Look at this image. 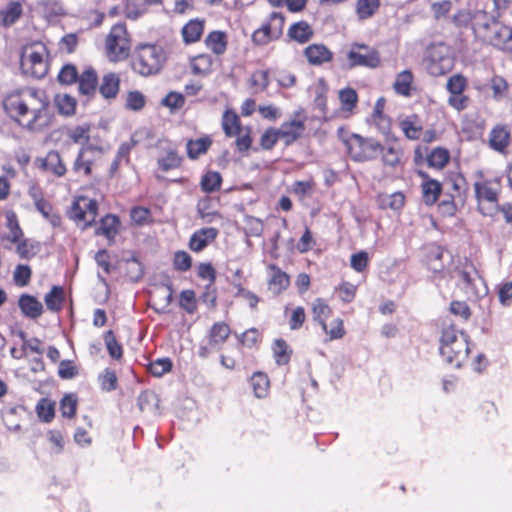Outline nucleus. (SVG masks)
I'll list each match as a JSON object with an SVG mask.
<instances>
[{"mask_svg": "<svg viewBox=\"0 0 512 512\" xmlns=\"http://www.w3.org/2000/svg\"><path fill=\"white\" fill-rule=\"evenodd\" d=\"M306 117L303 112H297L292 120H290V141L301 137L305 131Z\"/></svg>", "mask_w": 512, "mask_h": 512, "instance_id": "obj_51", "label": "nucleus"}, {"mask_svg": "<svg viewBox=\"0 0 512 512\" xmlns=\"http://www.w3.org/2000/svg\"><path fill=\"white\" fill-rule=\"evenodd\" d=\"M250 384L255 397L261 399L269 394L270 382L266 374L255 372L250 378Z\"/></svg>", "mask_w": 512, "mask_h": 512, "instance_id": "obj_29", "label": "nucleus"}, {"mask_svg": "<svg viewBox=\"0 0 512 512\" xmlns=\"http://www.w3.org/2000/svg\"><path fill=\"white\" fill-rule=\"evenodd\" d=\"M313 36L312 27L305 21H300L290 25V39L299 43L308 42Z\"/></svg>", "mask_w": 512, "mask_h": 512, "instance_id": "obj_32", "label": "nucleus"}, {"mask_svg": "<svg viewBox=\"0 0 512 512\" xmlns=\"http://www.w3.org/2000/svg\"><path fill=\"white\" fill-rule=\"evenodd\" d=\"M401 129L405 136L411 140H417L420 138L422 133L421 125L417 124L411 119H405L400 123Z\"/></svg>", "mask_w": 512, "mask_h": 512, "instance_id": "obj_57", "label": "nucleus"}, {"mask_svg": "<svg viewBox=\"0 0 512 512\" xmlns=\"http://www.w3.org/2000/svg\"><path fill=\"white\" fill-rule=\"evenodd\" d=\"M67 135L74 143L85 144L90 139V126L88 124H84L70 128Z\"/></svg>", "mask_w": 512, "mask_h": 512, "instance_id": "obj_48", "label": "nucleus"}, {"mask_svg": "<svg viewBox=\"0 0 512 512\" xmlns=\"http://www.w3.org/2000/svg\"><path fill=\"white\" fill-rule=\"evenodd\" d=\"M103 152L100 148L93 146V145H87L83 146L74 163H73V171L76 173H83L85 176H89L92 173V169L89 165V160H86V156L92 155V156H102Z\"/></svg>", "mask_w": 512, "mask_h": 512, "instance_id": "obj_17", "label": "nucleus"}, {"mask_svg": "<svg viewBox=\"0 0 512 512\" xmlns=\"http://www.w3.org/2000/svg\"><path fill=\"white\" fill-rule=\"evenodd\" d=\"M271 349L276 364L285 365L288 363L287 344L284 339H276Z\"/></svg>", "mask_w": 512, "mask_h": 512, "instance_id": "obj_50", "label": "nucleus"}, {"mask_svg": "<svg viewBox=\"0 0 512 512\" xmlns=\"http://www.w3.org/2000/svg\"><path fill=\"white\" fill-rule=\"evenodd\" d=\"M119 220L114 215H107L101 220L100 226L96 230L97 235H103L108 240H112L118 231Z\"/></svg>", "mask_w": 512, "mask_h": 512, "instance_id": "obj_34", "label": "nucleus"}, {"mask_svg": "<svg viewBox=\"0 0 512 512\" xmlns=\"http://www.w3.org/2000/svg\"><path fill=\"white\" fill-rule=\"evenodd\" d=\"M104 341L109 355L114 359H120L123 354L122 347L111 330L104 334Z\"/></svg>", "mask_w": 512, "mask_h": 512, "instance_id": "obj_53", "label": "nucleus"}, {"mask_svg": "<svg viewBox=\"0 0 512 512\" xmlns=\"http://www.w3.org/2000/svg\"><path fill=\"white\" fill-rule=\"evenodd\" d=\"M339 100L342 111L351 114L358 102V96L354 89L348 87L339 91Z\"/></svg>", "mask_w": 512, "mask_h": 512, "instance_id": "obj_38", "label": "nucleus"}, {"mask_svg": "<svg viewBox=\"0 0 512 512\" xmlns=\"http://www.w3.org/2000/svg\"><path fill=\"white\" fill-rule=\"evenodd\" d=\"M173 265L178 271H188L192 265V258L186 251H177L174 254Z\"/></svg>", "mask_w": 512, "mask_h": 512, "instance_id": "obj_61", "label": "nucleus"}, {"mask_svg": "<svg viewBox=\"0 0 512 512\" xmlns=\"http://www.w3.org/2000/svg\"><path fill=\"white\" fill-rule=\"evenodd\" d=\"M214 58L208 54H199L190 60L192 73L195 75H207L212 71Z\"/></svg>", "mask_w": 512, "mask_h": 512, "instance_id": "obj_27", "label": "nucleus"}, {"mask_svg": "<svg viewBox=\"0 0 512 512\" xmlns=\"http://www.w3.org/2000/svg\"><path fill=\"white\" fill-rule=\"evenodd\" d=\"M146 104L145 96L139 91H131L127 94L125 106L132 111L141 110Z\"/></svg>", "mask_w": 512, "mask_h": 512, "instance_id": "obj_56", "label": "nucleus"}, {"mask_svg": "<svg viewBox=\"0 0 512 512\" xmlns=\"http://www.w3.org/2000/svg\"><path fill=\"white\" fill-rule=\"evenodd\" d=\"M450 153L447 149L437 147L427 156V162L430 167L442 169L449 162Z\"/></svg>", "mask_w": 512, "mask_h": 512, "instance_id": "obj_37", "label": "nucleus"}, {"mask_svg": "<svg viewBox=\"0 0 512 512\" xmlns=\"http://www.w3.org/2000/svg\"><path fill=\"white\" fill-rule=\"evenodd\" d=\"M347 148L353 160L362 162L375 159L380 153L381 144L372 138L353 134L347 141Z\"/></svg>", "mask_w": 512, "mask_h": 512, "instance_id": "obj_8", "label": "nucleus"}, {"mask_svg": "<svg viewBox=\"0 0 512 512\" xmlns=\"http://www.w3.org/2000/svg\"><path fill=\"white\" fill-rule=\"evenodd\" d=\"M77 398L73 394L65 395L60 402L63 417L72 418L76 413Z\"/></svg>", "mask_w": 512, "mask_h": 512, "instance_id": "obj_58", "label": "nucleus"}, {"mask_svg": "<svg viewBox=\"0 0 512 512\" xmlns=\"http://www.w3.org/2000/svg\"><path fill=\"white\" fill-rule=\"evenodd\" d=\"M384 165L397 168L402 165L403 152L398 144H391L380 149Z\"/></svg>", "mask_w": 512, "mask_h": 512, "instance_id": "obj_24", "label": "nucleus"}, {"mask_svg": "<svg viewBox=\"0 0 512 512\" xmlns=\"http://www.w3.org/2000/svg\"><path fill=\"white\" fill-rule=\"evenodd\" d=\"M230 335V328L224 322L215 323L209 333L210 344L212 346L222 345Z\"/></svg>", "mask_w": 512, "mask_h": 512, "instance_id": "obj_36", "label": "nucleus"}, {"mask_svg": "<svg viewBox=\"0 0 512 512\" xmlns=\"http://www.w3.org/2000/svg\"><path fill=\"white\" fill-rule=\"evenodd\" d=\"M64 298V289L60 286H53L45 295L44 302L50 311L58 312L62 309Z\"/></svg>", "mask_w": 512, "mask_h": 512, "instance_id": "obj_31", "label": "nucleus"}, {"mask_svg": "<svg viewBox=\"0 0 512 512\" xmlns=\"http://www.w3.org/2000/svg\"><path fill=\"white\" fill-rule=\"evenodd\" d=\"M205 44L217 55H221L226 51L227 48V38L226 34L221 31H212L208 34L205 39Z\"/></svg>", "mask_w": 512, "mask_h": 512, "instance_id": "obj_30", "label": "nucleus"}, {"mask_svg": "<svg viewBox=\"0 0 512 512\" xmlns=\"http://www.w3.org/2000/svg\"><path fill=\"white\" fill-rule=\"evenodd\" d=\"M222 128L226 136L234 137L241 133L240 120L238 115L231 110H226L222 117Z\"/></svg>", "mask_w": 512, "mask_h": 512, "instance_id": "obj_28", "label": "nucleus"}, {"mask_svg": "<svg viewBox=\"0 0 512 512\" xmlns=\"http://www.w3.org/2000/svg\"><path fill=\"white\" fill-rule=\"evenodd\" d=\"M204 31V21L200 19H192L188 23H186L182 30L181 34L183 37V41L185 44H191L197 42Z\"/></svg>", "mask_w": 512, "mask_h": 512, "instance_id": "obj_22", "label": "nucleus"}, {"mask_svg": "<svg viewBox=\"0 0 512 512\" xmlns=\"http://www.w3.org/2000/svg\"><path fill=\"white\" fill-rule=\"evenodd\" d=\"M37 163L41 170L50 173L55 177H63L67 172L66 165L59 152L56 150H51L45 157L38 158Z\"/></svg>", "mask_w": 512, "mask_h": 512, "instance_id": "obj_14", "label": "nucleus"}, {"mask_svg": "<svg viewBox=\"0 0 512 512\" xmlns=\"http://www.w3.org/2000/svg\"><path fill=\"white\" fill-rule=\"evenodd\" d=\"M481 40L503 51L512 53V28L498 21L482 36Z\"/></svg>", "mask_w": 512, "mask_h": 512, "instance_id": "obj_12", "label": "nucleus"}, {"mask_svg": "<svg viewBox=\"0 0 512 512\" xmlns=\"http://www.w3.org/2000/svg\"><path fill=\"white\" fill-rule=\"evenodd\" d=\"M221 185V176L218 172H208L201 180V187L205 192H213Z\"/></svg>", "mask_w": 512, "mask_h": 512, "instance_id": "obj_59", "label": "nucleus"}, {"mask_svg": "<svg viewBox=\"0 0 512 512\" xmlns=\"http://www.w3.org/2000/svg\"><path fill=\"white\" fill-rule=\"evenodd\" d=\"M159 3V0H127L124 10L125 17L136 20L142 16L148 6Z\"/></svg>", "mask_w": 512, "mask_h": 512, "instance_id": "obj_23", "label": "nucleus"}, {"mask_svg": "<svg viewBox=\"0 0 512 512\" xmlns=\"http://www.w3.org/2000/svg\"><path fill=\"white\" fill-rule=\"evenodd\" d=\"M69 217L82 228L91 225L97 217V202L85 196L76 198L69 211Z\"/></svg>", "mask_w": 512, "mask_h": 512, "instance_id": "obj_9", "label": "nucleus"}, {"mask_svg": "<svg viewBox=\"0 0 512 512\" xmlns=\"http://www.w3.org/2000/svg\"><path fill=\"white\" fill-rule=\"evenodd\" d=\"M79 92L83 95H92L97 87V74L91 67H87L79 77Z\"/></svg>", "mask_w": 512, "mask_h": 512, "instance_id": "obj_25", "label": "nucleus"}, {"mask_svg": "<svg viewBox=\"0 0 512 512\" xmlns=\"http://www.w3.org/2000/svg\"><path fill=\"white\" fill-rule=\"evenodd\" d=\"M473 188L480 212L483 215H493L498 206L499 181L487 179L482 172H477Z\"/></svg>", "mask_w": 512, "mask_h": 512, "instance_id": "obj_4", "label": "nucleus"}, {"mask_svg": "<svg viewBox=\"0 0 512 512\" xmlns=\"http://www.w3.org/2000/svg\"><path fill=\"white\" fill-rule=\"evenodd\" d=\"M181 164V158L174 150H169L165 156L158 160V165L163 171H168L179 167Z\"/></svg>", "mask_w": 512, "mask_h": 512, "instance_id": "obj_55", "label": "nucleus"}, {"mask_svg": "<svg viewBox=\"0 0 512 512\" xmlns=\"http://www.w3.org/2000/svg\"><path fill=\"white\" fill-rule=\"evenodd\" d=\"M130 216L132 221L138 226H143L151 221L150 210L145 207H134L131 210Z\"/></svg>", "mask_w": 512, "mask_h": 512, "instance_id": "obj_64", "label": "nucleus"}, {"mask_svg": "<svg viewBox=\"0 0 512 512\" xmlns=\"http://www.w3.org/2000/svg\"><path fill=\"white\" fill-rule=\"evenodd\" d=\"M358 50L354 48L347 54L350 67L364 66L376 68L380 63L378 53L365 45H357Z\"/></svg>", "mask_w": 512, "mask_h": 512, "instance_id": "obj_13", "label": "nucleus"}, {"mask_svg": "<svg viewBox=\"0 0 512 512\" xmlns=\"http://www.w3.org/2000/svg\"><path fill=\"white\" fill-rule=\"evenodd\" d=\"M458 283L469 297H478L486 293L483 279L472 265L457 272Z\"/></svg>", "mask_w": 512, "mask_h": 512, "instance_id": "obj_11", "label": "nucleus"}, {"mask_svg": "<svg viewBox=\"0 0 512 512\" xmlns=\"http://www.w3.org/2000/svg\"><path fill=\"white\" fill-rule=\"evenodd\" d=\"M120 79L115 73L106 74L99 87L101 95L106 99L115 98L119 92Z\"/></svg>", "mask_w": 512, "mask_h": 512, "instance_id": "obj_26", "label": "nucleus"}, {"mask_svg": "<svg viewBox=\"0 0 512 512\" xmlns=\"http://www.w3.org/2000/svg\"><path fill=\"white\" fill-rule=\"evenodd\" d=\"M22 314L30 319H37L43 313L42 303L34 296L22 294L18 300Z\"/></svg>", "mask_w": 512, "mask_h": 512, "instance_id": "obj_18", "label": "nucleus"}, {"mask_svg": "<svg viewBox=\"0 0 512 512\" xmlns=\"http://www.w3.org/2000/svg\"><path fill=\"white\" fill-rule=\"evenodd\" d=\"M405 202V197L401 192L382 195L380 197V205L382 208H389L394 211L400 210Z\"/></svg>", "mask_w": 512, "mask_h": 512, "instance_id": "obj_44", "label": "nucleus"}, {"mask_svg": "<svg viewBox=\"0 0 512 512\" xmlns=\"http://www.w3.org/2000/svg\"><path fill=\"white\" fill-rule=\"evenodd\" d=\"M165 62L166 54L162 47L144 44L135 51L132 68L142 76H150L159 73Z\"/></svg>", "mask_w": 512, "mask_h": 512, "instance_id": "obj_3", "label": "nucleus"}, {"mask_svg": "<svg viewBox=\"0 0 512 512\" xmlns=\"http://www.w3.org/2000/svg\"><path fill=\"white\" fill-rule=\"evenodd\" d=\"M48 107L46 94L31 87L14 90L3 100V108L14 120L34 129L45 116Z\"/></svg>", "mask_w": 512, "mask_h": 512, "instance_id": "obj_1", "label": "nucleus"}, {"mask_svg": "<svg viewBox=\"0 0 512 512\" xmlns=\"http://www.w3.org/2000/svg\"><path fill=\"white\" fill-rule=\"evenodd\" d=\"M313 93L315 95V104L324 111L326 107V94L328 92V86L324 79H318L312 86Z\"/></svg>", "mask_w": 512, "mask_h": 512, "instance_id": "obj_49", "label": "nucleus"}, {"mask_svg": "<svg viewBox=\"0 0 512 512\" xmlns=\"http://www.w3.org/2000/svg\"><path fill=\"white\" fill-rule=\"evenodd\" d=\"M470 352L468 335L454 326L445 327L440 339V354L443 359L459 368L467 360Z\"/></svg>", "mask_w": 512, "mask_h": 512, "instance_id": "obj_2", "label": "nucleus"}, {"mask_svg": "<svg viewBox=\"0 0 512 512\" xmlns=\"http://www.w3.org/2000/svg\"><path fill=\"white\" fill-rule=\"evenodd\" d=\"M305 56L312 65H322L332 59V52L323 44H312L305 48Z\"/></svg>", "mask_w": 512, "mask_h": 512, "instance_id": "obj_20", "label": "nucleus"}, {"mask_svg": "<svg viewBox=\"0 0 512 512\" xmlns=\"http://www.w3.org/2000/svg\"><path fill=\"white\" fill-rule=\"evenodd\" d=\"M46 47L42 43H33L24 48L21 55L23 73L34 78H42L48 71Z\"/></svg>", "mask_w": 512, "mask_h": 512, "instance_id": "obj_6", "label": "nucleus"}, {"mask_svg": "<svg viewBox=\"0 0 512 512\" xmlns=\"http://www.w3.org/2000/svg\"><path fill=\"white\" fill-rule=\"evenodd\" d=\"M497 19V14H493L489 10V6H486L485 9L474 11L472 14V29L475 36L481 39Z\"/></svg>", "mask_w": 512, "mask_h": 512, "instance_id": "obj_15", "label": "nucleus"}, {"mask_svg": "<svg viewBox=\"0 0 512 512\" xmlns=\"http://www.w3.org/2000/svg\"><path fill=\"white\" fill-rule=\"evenodd\" d=\"M424 202L428 205L434 204L441 192V185L436 180H429L422 184Z\"/></svg>", "mask_w": 512, "mask_h": 512, "instance_id": "obj_42", "label": "nucleus"}, {"mask_svg": "<svg viewBox=\"0 0 512 512\" xmlns=\"http://www.w3.org/2000/svg\"><path fill=\"white\" fill-rule=\"evenodd\" d=\"M22 5L18 1H11L6 7L0 10V25L9 27L16 23L22 16Z\"/></svg>", "mask_w": 512, "mask_h": 512, "instance_id": "obj_21", "label": "nucleus"}, {"mask_svg": "<svg viewBox=\"0 0 512 512\" xmlns=\"http://www.w3.org/2000/svg\"><path fill=\"white\" fill-rule=\"evenodd\" d=\"M172 368V363L169 358L157 359L150 363V372L157 377H161L165 373L169 372Z\"/></svg>", "mask_w": 512, "mask_h": 512, "instance_id": "obj_63", "label": "nucleus"}, {"mask_svg": "<svg viewBox=\"0 0 512 512\" xmlns=\"http://www.w3.org/2000/svg\"><path fill=\"white\" fill-rule=\"evenodd\" d=\"M271 275L268 282L269 290L273 294H279L284 288L288 281L287 275L281 272L274 266L270 267Z\"/></svg>", "mask_w": 512, "mask_h": 512, "instance_id": "obj_39", "label": "nucleus"}, {"mask_svg": "<svg viewBox=\"0 0 512 512\" xmlns=\"http://www.w3.org/2000/svg\"><path fill=\"white\" fill-rule=\"evenodd\" d=\"M54 410V403L45 398L41 399L36 406L37 415L44 422H50L53 419Z\"/></svg>", "mask_w": 512, "mask_h": 512, "instance_id": "obj_52", "label": "nucleus"}, {"mask_svg": "<svg viewBox=\"0 0 512 512\" xmlns=\"http://www.w3.org/2000/svg\"><path fill=\"white\" fill-rule=\"evenodd\" d=\"M211 143L212 141L209 137L189 140L186 145L189 158L196 159L199 155L204 154L210 147Z\"/></svg>", "mask_w": 512, "mask_h": 512, "instance_id": "obj_40", "label": "nucleus"}, {"mask_svg": "<svg viewBox=\"0 0 512 512\" xmlns=\"http://www.w3.org/2000/svg\"><path fill=\"white\" fill-rule=\"evenodd\" d=\"M443 249L439 246H432L427 256V266L434 273H439L444 269L442 261Z\"/></svg>", "mask_w": 512, "mask_h": 512, "instance_id": "obj_41", "label": "nucleus"}, {"mask_svg": "<svg viewBox=\"0 0 512 512\" xmlns=\"http://www.w3.org/2000/svg\"><path fill=\"white\" fill-rule=\"evenodd\" d=\"M56 105L61 114L70 116L75 113L76 100L67 94H59L55 98Z\"/></svg>", "mask_w": 512, "mask_h": 512, "instance_id": "obj_46", "label": "nucleus"}, {"mask_svg": "<svg viewBox=\"0 0 512 512\" xmlns=\"http://www.w3.org/2000/svg\"><path fill=\"white\" fill-rule=\"evenodd\" d=\"M106 54L111 61H120L130 53V40L124 24H115L106 38Z\"/></svg>", "mask_w": 512, "mask_h": 512, "instance_id": "obj_7", "label": "nucleus"}, {"mask_svg": "<svg viewBox=\"0 0 512 512\" xmlns=\"http://www.w3.org/2000/svg\"><path fill=\"white\" fill-rule=\"evenodd\" d=\"M424 62L430 75H445L450 72L454 66L452 50L444 43L431 44L426 49Z\"/></svg>", "mask_w": 512, "mask_h": 512, "instance_id": "obj_5", "label": "nucleus"}, {"mask_svg": "<svg viewBox=\"0 0 512 512\" xmlns=\"http://www.w3.org/2000/svg\"><path fill=\"white\" fill-rule=\"evenodd\" d=\"M380 0H357L356 14L360 20L371 18L379 9Z\"/></svg>", "mask_w": 512, "mask_h": 512, "instance_id": "obj_35", "label": "nucleus"}, {"mask_svg": "<svg viewBox=\"0 0 512 512\" xmlns=\"http://www.w3.org/2000/svg\"><path fill=\"white\" fill-rule=\"evenodd\" d=\"M218 236V230L213 227H206L196 230L190 237L189 248L193 252H201L210 245Z\"/></svg>", "mask_w": 512, "mask_h": 512, "instance_id": "obj_16", "label": "nucleus"}, {"mask_svg": "<svg viewBox=\"0 0 512 512\" xmlns=\"http://www.w3.org/2000/svg\"><path fill=\"white\" fill-rule=\"evenodd\" d=\"M31 278V269L27 265H18L13 273V279L17 286H26Z\"/></svg>", "mask_w": 512, "mask_h": 512, "instance_id": "obj_62", "label": "nucleus"}, {"mask_svg": "<svg viewBox=\"0 0 512 512\" xmlns=\"http://www.w3.org/2000/svg\"><path fill=\"white\" fill-rule=\"evenodd\" d=\"M385 106V101L383 98H379L375 104L374 111L372 114V121L375 125H377L381 130H386L389 127V122L383 115V110Z\"/></svg>", "mask_w": 512, "mask_h": 512, "instance_id": "obj_54", "label": "nucleus"}, {"mask_svg": "<svg viewBox=\"0 0 512 512\" xmlns=\"http://www.w3.org/2000/svg\"><path fill=\"white\" fill-rule=\"evenodd\" d=\"M284 24L285 16L283 14L277 12L271 13L267 23L263 24L253 33L252 39L254 43L265 45L279 38L282 35Z\"/></svg>", "mask_w": 512, "mask_h": 512, "instance_id": "obj_10", "label": "nucleus"}, {"mask_svg": "<svg viewBox=\"0 0 512 512\" xmlns=\"http://www.w3.org/2000/svg\"><path fill=\"white\" fill-rule=\"evenodd\" d=\"M413 83V74L410 70H404L397 74L393 88L395 92L402 96H410Z\"/></svg>", "mask_w": 512, "mask_h": 512, "instance_id": "obj_33", "label": "nucleus"}, {"mask_svg": "<svg viewBox=\"0 0 512 512\" xmlns=\"http://www.w3.org/2000/svg\"><path fill=\"white\" fill-rule=\"evenodd\" d=\"M210 205L211 200L209 198L201 199L197 204L198 215L206 223H211L214 219L220 217L219 213L212 210Z\"/></svg>", "mask_w": 512, "mask_h": 512, "instance_id": "obj_45", "label": "nucleus"}, {"mask_svg": "<svg viewBox=\"0 0 512 512\" xmlns=\"http://www.w3.org/2000/svg\"><path fill=\"white\" fill-rule=\"evenodd\" d=\"M314 320L317 321L322 329L327 328L326 319L329 317L331 310L330 307L321 299H317L312 307Z\"/></svg>", "mask_w": 512, "mask_h": 512, "instance_id": "obj_43", "label": "nucleus"}, {"mask_svg": "<svg viewBox=\"0 0 512 512\" xmlns=\"http://www.w3.org/2000/svg\"><path fill=\"white\" fill-rule=\"evenodd\" d=\"M37 243L30 239H22L16 244V252L22 259H30L38 252Z\"/></svg>", "mask_w": 512, "mask_h": 512, "instance_id": "obj_47", "label": "nucleus"}, {"mask_svg": "<svg viewBox=\"0 0 512 512\" xmlns=\"http://www.w3.org/2000/svg\"><path fill=\"white\" fill-rule=\"evenodd\" d=\"M509 143L510 130L507 126H496L490 132L489 144L495 151L505 154Z\"/></svg>", "mask_w": 512, "mask_h": 512, "instance_id": "obj_19", "label": "nucleus"}, {"mask_svg": "<svg viewBox=\"0 0 512 512\" xmlns=\"http://www.w3.org/2000/svg\"><path fill=\"white\" fill-rule=\"evenodd\" d=\"M98 380L102 390L113 391L117 387V376L113 370L105 369Z\"/></svg>", "mask_w": 512, "mask_h": 512, "instance_id": "obj_60", "label": "nucleus"}]
</instances>
